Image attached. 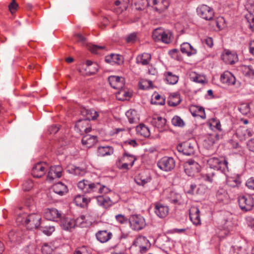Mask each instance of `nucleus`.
Here are the masks:
<instances>
[{
    "mask_svg": "<svg viewBox=\"0 0 254 254\" xmlns=\"http://www.w3.org/2000/svg\"><path fill=\"white\" fill-rule=\"evenodd\" d=\"M41 217L37 213L27 215L26 213L19 214L17 217L18 222L25 225L29 229H37L40 225Z\"/></svg>",
    "mask_w": 254,
    "mask_h": 254,
    "instance_id": "1",
    "label": "nucleus"
},
{
    "mask_svg": "<svg viewBox=\"0 0 254 254\" xmlns=\"http://www.w3.org/2000/svg\"><path fill=\"white\" fill-rule=\"evenodd\" d=\"M208 164L211 168L221 173L226 174L228 172V161L225 159L222 161L217 158H211L208 160Z\"/></svg>",
    "mask_w": 254,
    "mask_h": 254,
    "instance_id": "2",
    "label": "nucleus"
},
{
    "mask_svg": "<svg viewBox=\"0 0 254 254\" xmlns=\"http://www.w3.org/2000/svg\"><path fill=\"white\" fill-rule=\"evenodd\" d=\"M136 160L135 156L125 152L123 156L118 159L117 162L118 167L120 169L127 170L129 167H131Z\"/></svg>",
    "mask_w": 254,
    "mask_h": 254,
    "instance_id": "3",
    "label": "nucleus"
},
{
    "mask_svg": "<svg viewBox=\"0 0 254 254\" xmlns=\"http://www.w3.org/2000/svg\"><path fill=\"white\" fill-rule=\"evenodd\" d=\"M195 142L194 141H187L180 143L177 147L179 152L186 156H191L194 154Z\"/></svg>",
    "mask_w": 254,
    "mask_h": 254,
    "instance_id": "4",
    "label": "nucleus"
},
{
    "mask_svg": "<svg viewBox=\"0 0 254 254\" xmlns=\"http://www.w3.org/2000/svg\"><path fill=\"white\" fill-rule=\"evenodd\" d=\"M157 166L162 171L169 172L174 169L175 161L171 157L165 156L158 161Z\"/></svg>",
    "mask_w": 254,
    "mask_h": 254,
    "instance_id": "5",
    "label": "nucleus"
},
{
    "mask_svg": "<svg viewBox=\"0 0 254 254\" xmlns=\"http://www.w3.org/2000/svg\"><path fill=\"white\" fill-rule=\"evenodd\" d=\"M196 12L199 16L206 20H212L214 15L213 8L205 4L199 5L196 9Z\"/></svg>",
    "mask_w": 254,
    "mask_h": 254,
    "instance_id": "6",
    "label": "nucleus"
},
{
    "mask_svg": "<svg viewBox=\"0 0 254 254\" xmlns=\"http://www.w3.org/2000/svg\"><path fill=\"white\" fill-rule=\"evenodd\" d=\"M129 223L132 229L139 231L146 225L145 219L139 215H132L129 218Z\"/></svg>",
    "mask_w": 254,
    "mask_h": 254,
    "instance_id": "7",
    "label": "nucleus"
},
{
    "mask_svg": "<svg viewBox=\"0 0 254 254\" xmlns=\"http://www.w3.org/2000/svg\"><path fill=\"white\" fill-rule=\"evenodd\" d=\"M184 168L187 175H194L199 173L201 170L199 164L192 159H189L184 163Z\"/></svg>",
    "mask_w": 254,
    "mask_h": 254,
    "instance_id": "8",
    "label": "nucleus"
},
{
    "mask_svg": "<svg viewBox=\"0 0 254 254\" xmlns=\"http://www.w3.org/2000/svg\"><path fill=\"white\" fill-rule=\"evenodd\" d=\"M238 203L241 209L245 211L251 210L254 205V199L250 196H240Z\"/></svg>",
    "mask_w": 254,
    "mask_h": 254,
    "instance_id": "9",
    "label": "nucleus"
},
{
    "mask_svg": "<svg viewBox=\"0 0 254 254\" xmlns=\"http://www.w3.org/2000/svg\"><path fill=\"white\" fill-rule=\"evenodd\" d=\"M75 129L80 134H83V132L87 133L90 132L91 127L89 121L84 118L79 120L75 125Z\"/></svg>",
    "mask_w": 254,
    "mask_h": 254,
    "instance_id": "10",
    "label": "nucleus"
},
{
    "mask_svg": "<svg viewBox=\"0 0 254 254\" xmlns=\"http://www.w3.org/2000/svg\"><path fill=\"white\" fill-rule=\"evenodd\" d=\"M62 215V213L55 208H47L44 213V216L46 219L53 221H58Z\"/></svg>",
    "mask_w": 254,
    "mask_h": 254,
    "instance_id": "11",
    "label": "nucleus"
},
{
    "mask_svg": "<svg viewBox=\"0 0 254 254\" xmlns=\"http://www.w3.org/2000/svg\"><path fill=\"white\" fill-rule=\"evenodd\" d=\"M108 81L111 87L114 89L120 90L124 86L125 79L121 76H110L108 77Z\"/></svg>",
    "mask_w": 254,
    "mask_h": 254,
    "instance_id": "12",
    "label": "nucleus"
},
{
    "mask_svg": "<svg viewBox=\"0 0 254 254\" xmlns=\"http://www.w3.org/2000/svg\"><path fill=\"white\" fill-rule=\"evenodd\" d=\"M153 9L161 13L168 8L169 6V0H151Z\"/></svg>",
    "mask_w": 254,
    "mask_h": 254,
    "instance_id": "13",
    "label": "nucleus"
},
{
    "mask_svg": "<svg viewBox=\"0 0 254 254\" xmlns=\"http://www.w3.org/2000/svg\"><path fill=\"white\" fill-rule=\"evenodd\" d=\"M222 60L227 64H232L238 60V56L235 52L225 50L221 55Z\"/></svg>",
    "mask_w": 254,
    "mask_h": 254,
    "instance_id": "14",
    "label": "nucleus"
},
{
    "mask_svg": "<svg viewBox=\"0 0 254 254\" xmlns=\"http://www.w3.org/2000/svg\"><path fill=\"white\" fill-rule=\"evenodd\" d=\"M169 208L168 206L160 203H156L155 205L154 212L160 218L166 217L169 213Z\"/></svg>",
    "mask_w": 254,
    "mask_h": 254,
    "instance_id": "15",
    "label": "nucleus"
},
{
    "mask_svg": "<svg viewBox=\"0 0 254 254\" xmlns=\"http://www.w3.org/2000/svg\"><path fill=\"white\" fill-rule=\"evenodd\" d=\"M60 220L61 226L65 230H69L75 226L74 220L64 215H62Z\"/></svg>",
    "mask_w": 254,
    "mask_h": 254,
    "instance_id": "16",
    "label": "nucleus"
},
{
    "mask_svg": "<svg viewBox=\"0 0 254 254\" xmlns=\"http://www.w3.org/2000/svg\"><path fill=\"white\" fill-rule=\"evenodd\" d=\"M200 211L197 207L192 206L190 209V218L193 224L200 225L201 223L200 218Z\"/></svg>",
    "mask_w": 254,
    "mask_h": 254,
    "instance_id": "17",
    "label": "nucleus"
},
{
    "mask_svg": "<svg viewBox=\"0 0 254 254\" xmlns=\"http://www.w3.org/2000/svg\"><path fill=\"white\" fill-rule=\"evenodd\" d=\"M81 114L84 117L85 120H88L90 123V120H95L99 116V113L93 109H88L83 108L80 110Z\"/></svg>",
    "mask_w": 254,
    "mask_h": 254,
    "instance_id": "18",
    "label": "nucleus"
},
{
    "mask_svg": "<svg viewBox=\"0 0 254 254\" xmlns=\"http://www.w3.org/2000/svg\"><path fill=\"white\" fill-rule=\"evenodd\" d=\"M150 123L153 127L161 129L166 125V120L158 115H154L150 119Z\"/></svg>",
    "mask_w": 254,
    "mask_h": 254,
    "instance_id": "19",
    "label": "nucleus"
},
{
    "mask_svg": "<svg viewBox=\"0 0 254 254\" xmlns=\"http://www.w3.org/2000/svg\"><path fill=\"white\" fill-rule=\"evenodd\" d=\"M221 81L228 85H234L236 81L235 77L229 71H226L220 76Z\"/></svg>",
    "mask_w": 254,
    "mask_h": 254,
    "instance_id": "20",
    "label": "nucleus"
},
{
    "mask_svg": "<svg viewBox=\"0 0 254 254\" xmlns=\"http://www.w3.org/2000/svg\"><path fill=\"white\" fill-rule=\"evenodd\" d=\"M151 60V55L148 53L138 55L136 58V63L142 65H148Z\"/></svg>",
    "mask_w": 254,
    "mask_h": 254,
    "instance_id": "21",
    "label": "nucleus"
},
{
    "mask_svg": "<svg viewBox=\"0 0 254 254\" xmlns=\"http://www.w3.org/2000/svg\"><path fill=\"white\" fill-rule=\"evenodd\" d=\"M23 237V233L21 230H12L8 233V238L11 242L19 243Z\"/></svg>",
    "mask_w": 254,
    "mask_h": 254,
    "instance_id": "22",
    "label": "nucleus"
},
{
    "mask_svg": "<svg viewBox=\"0 0 254 254\" xmlns=\"http://www.w3.org/2000/svg\"><path fill=\"white\" fill-rule=\"evenodd\" d=\"M112 234L106 230L99 231L96 234L97 239L101 243H105L111 239Z\"/></svg>",
    "mask_w": 254,
    "mask_h": 254,
    "instance_id": "23",
    "label": "nucleus"
},
{
    "mask_svg": "<svg viewBox=\"0 0 254 254\" xmlns=\"http://www.w3.org/2000/svg\"><path fill=\"white\" fill-rule=\"evenodd\" d=\"M97 136L90 134H86L83 136L81 142L83 145L90 148L94 145L97 142Z\"/></svg>",
    "mask_w": 254,
    "mask_h": 254,
    "instance_id": "24",
    "label": "nucleus"
},
{
    "mask_svg": "<svg viewBox=\"0 0 254 254\" xmlns=\"http://www.w3.org/2000/svg\"><path fill=\"white\" fill-rule=\"evenodd\" d=\"M181 52L190 56L196 54L197 51L189 43L184 42L181 45Z\"/></svg>",
    "mask_w": 254,
    "mask_h": 254,
    "instance_id": "25",
    "label": "nucleus"
},
{
    "mask_svg": "<svg viewBox=\"0 0 254 254\" xmlns=\"http://www.w3.org/2000/svg\"><path fill=\"white\" fill-rule=\"evenodd\" d=\"M53 189L55 193L60 195H63L68 192L67 186L61 182L54 184Z\"/></svg>",
    "mask_w": 254,
    "mask_h": 254,
    "instance_id": "26",
    "label": "nucleus"
},
{
    "mask_svg": "<svg viewBox=\"0 0 254 254\" xmlns=\"http://www.w3.org/2000/svg\"><path fill=\"white\" fill-rule=\"evenodd\" d=\"M98 204L104 208H108L112 205V201L108 196L105 195H99L97 196Z\"/></svg>",
    "mask_w": 254,
    "mask_h": 254,
    "instance_id": "27",
    "label": "nucleus"
},
{
    "mask_svg": "<svg viewBox=\"0 0 254 254\" xmlns=\"http://www.w3.org/2000/svg\"><path fill=\"white\" fill-rule=\"evenodd\" d=\"M137 134L144 137H148L150 135V132L148 127L143 124H140L136 127Z\"/></svg>",
    "mask_w": 254,
    "mask_h": 254,
    "instance_id": "28",
    "label": "nucleus"
},
{
    "mask_svg": "<svg viewBox=\"0 0 254 254\" xmlns=\"http://www.w3.org/2000/svg\"><path fill=\"white\" fill-rule=\"evenodd\" d=\"M86 67L85 70L89 75L95 74L98 70L99 66L95 62L87 60L86 62Z\"/></svg>",
    "mask_w": 254,
    "mask_h": 254,
    "instance_id": "29",
    "label": "nucleus"
},
{
    "mask_svg": "<svg viewBox=\"0 0 254 254\" xmlns=\"http://www.w3.org/2000/svg\"><path fill=\"white\" fill-rule=\"evenodd\" d=\"M114 152L113 147L110 146H100L98 148V155L99 156H105L110 155Z\"/></svg>",
    "mask_w": 254,
    "mask_h": 254,
    "instance_id": "30",
    "label": "nucleus"
},
{
    "mask_svg": "<svg viewBox=\"0 0 254 254\" xmlns=\"http://www.w3.org/2000/svg\"><path fill=\"white\" fill-rule=\"evenodd\" d=\"M226 183L230 187H236L241 184V181L239 176H227Z\"/></svg>",
    "mask_w": 254,
    "mask_h": 254,
    "instance_id": "31",
    "label": "nucleus"
},
{
    "mask_svg": "<svg viewBox=\"0 0 254 254\" xmlns=\"http://www.w3.org/2000/svg\"><path fill=\"white\" fill-rule=\"evenodd\" d=\"M164 76L167 83L174 85L176 84L179 80V76L173 74L172 72L168 71L164 73Z\"/></svg>",
    "mask_w": 254,
    "mask_h": 254,
    "instance_id": "32",
    "label": "nucleus"
},
{
    "mask_svg": "<svg viewBox=\"0 0 254 254\" xmlns=\"http://www.w3.org/2000/svg\"><path fill=\"white\" fill-rule=\"evenodd\" d=\"M105 61L108 63L118 64H120L123 62L122 57L121 55L114 54H112L109 56H107Z\"/></svg>",
    "mask_w": 254,
    "mask_h": 254,
    "instance_id": "33",
    "label": "nucleus"
},
{
    "mask_svg": "<svg viewBox=\"0 0 254 254\" xmlns=\"http://www.w3.org/2000/svg\"><path fill=\"white\" fill-rule=\"evenodd\" d=\"M126 115L130 124L136 123L139 120L137 112L135 110H129L127 111L126 113Z\"/></svg>",
    "mask_w": 254,
    "mask_h": 254,
    "instance_id": "34",
    "label": "nucleus"
},
{
    "mask_svg": "<svg viewBox=\"0 0 254 254\" xmlns=\"http://www.w3.org/2000/svg\"><path fill=\"white\" fill-rule=\"evenodd\" d=\"M136 8L142 10L151 5V0H133Z\"/></svg>",
    "mask_w": 254,
    "mask_h": 254,
    "instance_id": "35",
    "label": "nucleus"
},
{
    "mask_svg": "<svg viewBox=\"0 0 254 254\" xmlns=\"http://www.w3.org/2000/svg\"><path fill=\"white\" fill-rule=\"evenodd\" d=\"M91 183L87 180H83L78 183V188L85 193H90Z\"/></svg>",
    "mask_w": 254,
    "mask_h": 254,
    "instance_id": "36",
    "label": "nucleus"
},
{
    "mask_svg": "<svg viewBox=\"0 0 254 254\" xmlns=\"http://www.w3.org/2000/svg\"><path fill=\"white\" fill-rule=\"evenodd\" d=\"M151 178L147 176H135L134 182L139 186H143L145 184L150 182Z\"/></svg>",
    "mask_w": 254,
    "mask_h": 254,
    "instance_id": "37",
    "label": "nucleus"
},
{
    "mask_svg": "<svg viewBox=\"0 0 254 254\" xmlns=\"http://www.w3.org/2000/svg\"><path fill=\"white\" fill-rule=\"evenodd\" d=\"M173 38L172 33L170 30L164 29L160 41L165 44H169L172 42Z\"/></svg>",
    "mask_w": 254,
    "mask_h": 254,
    "instance_id": "38",
    "label": "nucleus"
},
{
    "mask_svg": "<svg viewBox=\"0 0 254 254\" xmlns=\"http://www.w3.org/2000/svg\"><path fill=\"white\" fill-rule=\"evenodd\" d=\"M241 69L245 76L254 79V69L252 66L244 65L241 66Z\"/></svg>",
    "mask_w": 254,
    "mask_h": 254,
    "instance_id": "39",
    "label": "nucleus"
},
{
    "mask_svg": "<svg viewBox=\"0 0 254 254\" xmlns=\"http://www.w3.org/2000/svg\"><path fill=\"white\" fill-rule=\"evenodd\" d=\"M45 164H43L42 163H38L34 166H33L32 170L33 173H40V175H45V171L47 169L45 167Z\"/></svg>",
    "mask_w": 254,
    "mask_h": 254,
    "instance_id": "40",
    "label": "nucleus"
},
{
    "mask_svg": "<svg viewBox=\"0 0 254 254\" xmlns=\"http://www.w3.org/2000/svg\"><path fill=\"white\" fill-rule=\"evenodd\" d=\"M88 202V199L81 195H76L75 196L74 199V202L75 204L77 206H79L80 207H83L87 204Z\"/></svg>",
    "mask_w": 254,
    "mask_h": 254,
    "instance_id": "41",
    "label": "nucleus"
},
{
    "mask_svg": "<svg viewBox=\"0 0 254 254\" xmlns=\"http://www.w3.org/2000/svg\"><path fill=\"white\" fill-rule=\"evenodd\" d=\"M148 243L149 241L146 237L142 236H139L133 242V245L138 247L144 245H148Z\"/></svg>",
    "mask_w": 254,
    "mask_h": 254,
    "instance_id": "42",
    "label": "nucleus"
},
{
    "mask_svg": "<svg viewBox=\"0 0 254 254\" xmlns=\"http://www.w3.org/2000/svg\"><path fill=\"white\" fill-rule=\"evenodd\" d=\"M216 197L219 201H223L228 198V194L224 189H220L217 192Z\"/></svg>",
    "mask_w": 254,
    "mask_h": 254,
    "instance_id": "43",
    "label": "nucleus"
},
{
    "mask_svg": "<svg viewBox=\"0 0 254 254\" xmlns=\"http://www.w3.org/2000/svg\"><path fill=\"white\" fill-rule=\"evenodd\" d=\"M246 131H247V129L245 127H240L237 129L235 135L240 140L243 141L246 139Z\"/></svg>",
    "mask_w": 254,
    "mask_h": 254,
    "instance_id": "44",
    "label": "nucleus"
},
{
    "mask_svg": "<svg viewBox=\"0 0 254 254\" xmlns=\"http://www.w3.org/2000/svg\"><path fill=\"white\" fill-rule=\"evenodd\" d=\"M164 29L161 28H156L152 32V37L154 41H160Z\"/></svg>",
    "mask_w": 254,
    "mask_h": 254,
    "instance_id": "45",
    "label": "nucleus"
},
{
    "mask_svg": "<svg viewBox=\"0 0 254 254\" xmlns=\"http://www.w3.org/2000/svg\"><path fill=\"white\" fill-rule=\"evenodd\" d=\"M63 171V168L60 165L51 166L49 170L48 175H61Z\"/></svg>",
    "mask_w": 254,
    "mask_h": 254,
    "instance_id": "46",
    "label": "nucleus"
},
{
    "mask_svg": "<svg viewBox=\"0 0 254 254\" xmlns=\"http://www.w3.org/2000/svg\"><path fill=\"white\" fill-rule=\"evenodd\" d=\"M210 126L213 128L219 131H222L221 125L220 121L216 118H212L209 122Z\"/></svg>",
    "mask_w": 254,
    "mask_h": 254,
    "instance_id": "47",
    "label": "nucleus"
},
{
    "mask_svg": "<svg viewBox=\"0 0 254 254\" xmlns=\"http://www.w3.org/2000/svg\"><path fill=\"white\" fill-rule=\"evenodd\" d=\"M154 101H152V103L156 105H163L165 103V100L158 93H154L153 95Z\"/></svg>",
    "mask_w": 254,
    "mask_h": 254,
    "instance_id": "48",
    "label": "nucleus"
},
{
    "mask_svg": "<svg viewBox=\"0 0 254 254\" xmlns=\"http://www.w3.org/2000/svg\"><path fill=\"white\" fill-rule=\"evenodd\" d=\"M66 172L69 174H74L75 175L79 174L80 169L78 167H75L72 164L67 165L66 168Z\"/></svg>",
    "mask_w": 254,
    "mask_h": 254,
    "instance_id": "49",
    "label": "nucleus"
},
{
    "mask_svg": "<svg viewBox=\"0 0 254 254\" xmlns=\"http://www.w3.org/2000/svg\"><path fill=\"white\" fill-rule=\"evenodd\" d=\"M172 124L176 127H182L185 124L183 120L179 116H176L172 119Z\"/></svg>",
    "mask_w": 254,
    "mask_h": 254,
    "instance_id": "50",
    "label": "nucleus"
},
{
    "mask_svg": "<svg viewBox=\"0 0 254 254\" xmlns=\"http://www.w3.org/2000/svg\"><path fill=\"white\" fill-rule=\"evenodd\" d=\"M101 183H91L90 184V193L97 192L99 193V189L101 188Z\"/></svg>",
    "mask_w": 254,
    "mask_h": 254,
    "instance_id": "51",
    "label": "nucleus"
},
{
    "mask_svg": "<svg viewBox=\"0 0 254 254\" xmlns=\"http://www.w3.org/2000/svg\"><path fill=\"white\" fill-rule=\"evenodd\" d=\"M239 111L243 115H247L250 113V108L248 104H243L239 107Z\"/></svg>",
    "mask_w": 254,
    "mask_h": 254,
    "instance_id": "52",
    "label": "nucleus"
},
{
    "mask_svg": "<svg viewBox=\"0 0 254 254\" xmlns=\"http://www.w3.org/2000/svg\"><path fill=\"white\" fill-rule=\"evenodd\" d=\"M33 187V183L31 180H27L22 185V189L24 191H29Z\"/></svg>",
    "mask_w": 254,
    "mask_h": 254,
    "instance_id": "53",
    "label": "nucleus"
},
{
    "mask_svg": "<svg viewBox=\"0 0 254 254\" xmlns=\"http://www.w3.org/2000/svg\"><path fill=\"white\" fill-rule=\"evenodd\" d=\"M89 50L90 51L95 54H98L100 50H103L105 48L104 46H97L96 45H92L89 46Z\"/></svg>",
    "mask_w": 254,
    "mask_h": 254,
    "instance_id": "54",
    "label": "nucleus"
},
{
    "mask_svg": "<svg viewBox=\"0 0 254 254\" xmlns=\"http://www.w3.org/2000/svg\"><path fill=\"white\" fill-rule=\"evenodd\" d=\"M41 252L43 254H51L53 252V249L48 244H45L41 248Z\"/></svg>",
    "mask_w": 254,
    "mask_h": 254,
    "instance_id": "55",
    "label": "nucleus"
},
{
    "mask_svg": "<svg viewBox=\"0 0 254 254\" xmlns=\"http://www.w3.org/2000/svg\"><path fill=\"white\" fill-rule=\"evenodd\" d=\"M152 85V82L150 80H144L139 83V87L140 89L145 90L148 88Z\"/></svg>",
    "mask_w": 254,
    "mask_h": 254,
    "instance_id": "56",
    "label": "nucleus"
},
{
    "mask_svg": "<svg viewBox=\"0 0 254 254\" xmlns=\"http://www.w3.org/2000/svg\"><path fill=\"white\" fill-rule=\"evenodd\" d=\"M55 229L54 226H49L45 227L43 228V232L47 235L50 236L52 234L53 232L55 231Z\"/></svg>",
    "mask_w": 254,
    "mask_h": 254,
    "instance_id": "57",
    "label": "nucleus"
},
{
    "mask_svg": "<svg viewBox=\"0 0 254 254\" xmlns=\"http://www.w3.org/2000/svg\"><path fill=\"white\" fill-rule=\"evenodd\" d=\"M137 39L136 34L132 33L128 35L126 38V41L127 43H134Z\"/></svg>",
    "mask_w": 254,
    "mask_h": 254,
    "instance_id": "58",
    "label": "nucleus"
},
{
    "mask_svg": "<svg viewBox=\"0 0 254 254\" xmlns=\"http://www.w3.org/2000/svg\"><path fill=\"white\" fill-rule=\"evenodd\" d=\"M234 254H248V253L245 248L239 246L235 248Z\"/></svg>",
    "mask_w": 254,
    "mask_h": 254,
    "instance_id": "59",
    "label": "nucleus"
},
{
    "mask_svg": "<svg viewBox=\"0 0 254 254\" xmlns=\"http://www.w3.org/2000/svg\"><path fill=\"white\" fill-rule=\"evenodd\" d=\"M116 219L121 224H124L127 221V219L122 214H118L116 216Z\"/></svg>",
    "mask_w": 254,
    "mask_h": 254,
    "instance_id": "60",
    "label": "nucleus"
},
{
    "mask_svg": "<svg viewBox=\"0 0 254 254\" xmlns=\"http://www.w3.org/2000/svg\"><path fill=\"white\" fill-rule=\"evenodd\" d=\"M197 111V112L201 114L200 115H199V116L202 119H205V111L204 109L202 107L199 106H195L194 107Z\"/></svg>",
    "mask_w": 254,
    "mask_h": 254,
    "instance_id": "61",
    "label": "nucleus"
},
{
    "mask_svg": "<svg viewBox=\"0 0 254 254\" xmlns=\"http://www.w3.org/2000/svg\"><path fill=\"white\" fill-rule=\"evenodd\" d=\"M246 186L250 189L254 190V179L251 178L246 182Z\"/></svg>",
    "mask_w": 254,
    "mask_h": 254,
    "instance_id": "62",
    "label": "nucleus"
},
{
    "mask_svg": "<svg viewBox=\"0 0 254 254\" xmlns=\"http://www.w3.org/2000/svg\"><path fill=\"white\" fill-rule=\"evenodd\" d=\"M17 6L18 4L15 2V0H13L8 7L10 11L12 13L16 11Z\"/></svg>",
    "mask_w": 254,
    "mask_h": 254,
    "instance_id": "63",
    "label": "nucleus"
},
{
    "mask_svg": "<svg viewBox=\"0 0 254 254\" xmlns=\"http://www.w3.org/2000/svg\"><path fill=\"white\" fill-rule=\"evenodd\" d=\"M247 146L249 150L254 152V138L250 139L247 143Z\"/></svg>",
    "mask_w": 254,
    "mask_h": 254,
    "instance_id": "64",
    "label": "nucleus"
}]
</instances>
